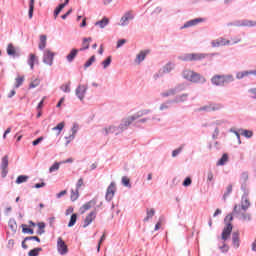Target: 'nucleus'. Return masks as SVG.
Masks as SVG:
<instances>
[{"instance_id": "f257e3e1", "label": "nucleus", "mask_w": 256, "mask_h": 256, "mask_svg": "<svg viewBox=\"0 0 256 256\" xmlns=\"http://www.w3.org/2000/svg\"><path fill=\"white\" fill-rule=\"evenodd\" d=\"M231 221H233V214H228L224 218V222L226 223V226L224 227L222 231V236H221V239L224 242L227 241V239L231 237V233H233V224H231Z\"/></svg>"}, {"instance_id": "f03ea898", "label": "nucleus", "mask_w": 256, "mask_h": 256, "mask_svg": "<svg viewBox=\"0 0 256 256\" xmlns=\"http://www.w3.org/2000/svg\"><path fill=\"white\" fill-rule=\"evenodd\" d=\"M232 215H234V217H236L240 221H251V214L241 210V206L237 204L234 206Z\"/></svg>"}, {"instance_id": "7ed1b4c3", "label": "nucleus", "mask_w": 256, "mask_h": 256, "mask_svg": "<svg viewBox=\"0 0 256 256\" xmlns=\"http://www.w3.org/2000/svg\"><path fill=\"white\" fill-rule=\"evenodd\" d=\"M256 22L253 20H236L234 22H229L227 27H255Z\"/></svg>"}, {"instance_id": "20e7f679", "label": "nucleus", "mask_w": 256, "mask_h": 256, "mask_svg": "<svg viewBox=\"0 0 256 256\" xmlns=\"http://www.w3.org/2000/svg\"><path fill=\"white\" fill-rule=\"evenodd\" d=\"M57 251L59 255H67L69 253V247L61 237L57 239Z\"/></svg>"}, {"instance_id": "39448f33", "label": "nucleus", "mask_w": 256, "mask_h": 256, "mask_svg": "<svg viewBox=\"0 0 256 256\" xmlns=\"http://www.w3.org/2000/svg\"><path fill=\"white\" fill-rule=\"evenodd\" d=\"M8 167H9V156L5 155L2 158L1 165H0L1 176L3 179H5V177H7V174L9 173Z\"/></svg>"}, {"instance_id": "423d86ee", "label": "nucleus", "mask_w": 256, "mask_h": 256, "mask_svg": "<svg viewBox=\"0 0 256 256\" xmlns=\"http://www.w3.org/2000/svg\"><path fill=\"white\" fill-rule=\"evenodd\" d=\"M133 121H136V119H133V116L122 119L120 125L118 126V133H123V131H127V129H129V125H131Z\"/></svg>"}, {"instance_id": "0eeeda50", "label": "nucleus", "mask_w": 256, "mask_h": 256, "mask_svg": "<svg viewBox=\"0 0 256 256\" xmlns=\"http://www.w3.org/2000/svg\"><path fill=\"white\" fill-rule=\"evenodd\" d=\"M53 59H55V53L51 52V50H45L43 55V63L51 67L53 65Z\"/></svg>"}, {"instance_id": "6e6552de", "label": "nucleus", "mask_w": 256, "mask_h": 256, "mask_svg": "<svg viewBox=\"0 0 256 256\" xmlns=\"http://www.w3.org/2000/svg\"><path fill=\"white\" fill-rule=\"evenodd\" d=\"M88 87L86 85H78L75 90V95L78 97L80 101H83L85 99V95L87 94Z\"/></svg>"}, {"instance_id": "1a4fd4ad", "label": "nucleus", "mask_w": 256, "mask_h": 256, "mask_svg": "<svg viewBox=\"0 0 256 256\" xmlns=\"http://www.w3.org/2000/svg\"><path fill=\"white\" fill-rule=\"evenodd\" d=\"M219 109H221L220 104H209L198 108L197 111H205L206 113H211V111H219Z\"/></svg>"}, {"instance_id": "9d476101", "label": "nucleus", "mask_w": 256, "mask_h": 256, "mask_svg": "<svg viewBox=\"0 0 256 256\" xmlns=\"http://www.w3.org/2000/svg\"><path fill=\"white\" fill-rule=\"evenodd\" d=\"M96 217H97V211H92V212H90V213L86 216V218H85V220H84L83 228H84V229H87V227H89V225L92 224L93 221H95Z\"/></svg>"}, {"instance_id": "9b49d317", "label": "nucleus", "mask_w": 256, "mask_h": 256, "mask_svg": "<svg viewBox=\"0 0 256 256\" xmlns=\"http://www.w3.org/2000/svg\"><path fill=\"white\" fill-rule=\"evenodd\" d=\"M6 51L7 55H9V57H13V59L21 57V53L17 51V49H15V46H13V44L11 43L8 44Z\"/></svg>"}, {"instance_id": "f8f14e48", "label": "nucleus", "mask_w": 256, "mask_h": 256, "mask_svg": "<svg viewBox=\"0 0 256 256\" xmlns=\"http://www.w3.org/2000/svg\"><path fill=\"white\" fill-rule=\"evenodd\" d=\"M115 197V182H111L107 188L105 199L111 201Z\"/></svg>"}, {"instance_id": "ddd939ff", "label": "nucleus", "mask_w": 256, "mask_h": 256, "mask_svg": "<svg viewBox=\"0 0 256 256\" xmlns=\"http://www.w3.org/2000/svg\"><path fill=\"white\" fill-rule=\"evenodd\" d=\"M133 19V14H131V12H126L120 20V25L122 27H126V25H129V21H133Z\"/></svg>"}, {"instance_id": "4468645a", "label": "nucleus", "mask_w": 256, "mask_h": 256, "mask_svg": "<svg viewBox=\"0 0 256 256\" xmlns=\"http://www.w3.org/2000/svg\"><path fill=\"white\" fill-rule=\"evenodd\" d=\"M199 23H203V18H196L187 21L180 29H189V27H195V25H199Z\"/></svg>"}, {"instance_id": "2eb2a0df", "label": "nucleus", "mask_w": 256, "mask_h": 256, "mask_svg": "<svg viewBox=\"0 0 256 256\" xmlns=\"http://www.w3.org/2000/svg\"><path fill=\"white\" fill-rule=\"evenodd\" d=\"M190 82L191 83H201L203 85V83H207V79H205L203 76H201V74H199L197 72H193L192 78H190Z\"/></svg>"}, {"instance_id": "dca6fc26", "label": "nucleus", "mask_w": 256, "mask_h": 256, "mask_svg": "<svg viewBox=\"0 0 256 256\" xmlns=\"http://www.w3.org/2000/svg\"><path fill=\"white\" fill-rule=\"evenodd\" d=\"M149 53H150L149 50L140 51V53L137 54V56H136L135 63H137V65H141V63H143V61H145V58L147 57V55H149Z\"/></svg>"}, {"instance_id": "f3484780", "label": "nucleus", "mask_w": 256, "mask_h": 256, "mask_svg": "<svg viewBox=\"0 0 256 256\" xmlns=\"http://www.w3.org/2000/svg\"><path fill=\"white\" fill-rule=\"evenodd\" d=\"M232 246L234 249L241 247V239L239 238V231L232 233Z\"/></svg>"}, {"instance_id": "a211bd4d", "label": "nucleus", "mask_w": 256, "mask_h": 256, "mask_svg": "<svg viewBox=\"0 0 256 256\" xmlns=\"http://www.w3.org/2000/svg\"><path fill=\"white\" fill-rule=\"evenodd\" d=\"M240 206V211H244V213H247V209H249V207H251V202H249V199L247 198V196H242V200H241V205Z\"/></svg>"}, {"instance_id": "6ab92c4d", "label": "nucleus", "mask_w": 256, "mask_h": 256, "mask_svg": "<svg viewBox=\"0 0 256 256\" xmlns=\"http://www.w3.org/2000/svg\"><path fill=\"white\" fill-rule=\"evenodd\" d=\"M215 54H207V53H192V61H203L206 57H213Z\"/></svg>"}, {"instance_id": "aec40b11", "label": "nucleus", "mask_w": 256, "mask_h": 256, "mask_svg": "<svg viewBox=\"0 0 256 256\" xmlns=\"http://www.w3.org/2000/svg\"><path fill=\"white\" fill-rule=\"evenodd\" d=\"M211 83L216 87H224L222 75H214L211 78Z\"/></svg>"}, {"instance_id": "412c9836", "label": "nucleus", "mask_w": 256, "mask_h": 256, "mask_svg": "<svg viewBox=\"0 0 256 256\" xmlns=\"http://www.w3.org/2000/svg\"><path fill=\"white\" fill-rule=\"evenodd\" d=\"M251 75H253L252 70L239 71L236 72V79H238V81H241V79H245V77H249Z\"/></svg>"}, {"instance_id": "4be33fe9", "label": "nucleus", "mask_w": 256, "mask_h": 256, "mask_svg": "<svg viewBox=\"0 0 256 256\" xmlns=\"http://www.w3.org/2000/svg\"><path fill=\"white\" fill-rule=\"evenodd\" d=\"M189 97L188 93H184L175 97L174 100H169V103H185Z\"/></svg>"}, {"instance_id": "5701e85b", "label": "nucleus", "mask_w": 256, "mask_h": 256, "mask_svg": "<svg viewBox=\"0 0 256 256\" xmlns=\"http://www.w3.org/2000/svg\"><path fill=\"white\" fill-rule=\"evenodd\" d=\"M79 49L77 48H73L70 53L66 56V59L68 61V63H73V61H75V57H77L78 53H79Z\"/></svg>"}, {"instance_id": "b1692460", "label": "nucleus", "mask_w": 256, "mask_h": 256, "mask_svg": "<svg viewBox=\"0 0 256 256\" xmlns=\"http://www.w3.org/2000/svg\"><path fill=\"white\" fill-rule=\"evenodd\" d=\"M104 135H110L111 133H115V135H121V133H119V127L117 126H110L108 128H104Z\"/></svg>"}, {"instance_id": "393cba45", "label": "nucleus", "mask_w": 256, "mask_h": 256, "mask_svg": "<svg viewBox=\"0 0 256 256\" xmlns=\"http://www.w3.org/2000/svg\"><path fill=\"white\" fill-rule=\"evenodd\" d=\"M235 81V76L233 74L222 75V83L223 85H229V83H233Z\"/></svg>"}, {"instance_id": "a878e982", "label": "nucleus", "mask_w": 256, "mask_h": 256, "mask_svg": "<svg viewBox=\"0 0 256 256\" xmlns=\"http://www.w3.org/2000/svg\"><path fill=\"white\" fill-rule=\"evenodd\" d=\"M175 69V64L168 62L165 66H163L161 70L162 74L171 73Z\"/></svg>"}, {"instance_id": "bb28decb", "label": "nucleus", "mask_w": 256, "mask_h": 256, "mask_svg": "<svg viewBox=\"0 0 256 256\" xmlns=\"http://www.w3.org/2000/svg\"><path fill=\"white\" fill-rule=\"evenodd\" d=\"M95 205H97V198H94V199L90 200L89 202L85 203L82 206V209H84V211H82V213H85V211H89V209H91V207H95Z\"/></svg>"}, {"instance_id": "cd10ccee", "label": "nucleus", "mask_w": 256, "mask_h": 256, "mask_svg": "<svg viewBox=\"0 0 256 256\" xmlns=\"http://www.w3.org/2000/svg\"><path fill=\"white\" fill-rule=\"evenodd\" d=\"M228 162H229V154L224 153L222 157L217 161L216 165L217 167L219 166L223 167V165L227 164Z\"/></svg>"}, {"instance_id": "c85d7f7f", "label": "nucleus", "mask_w": 256, "mask_h": 256, "mask_svg": "<svg viewBox=\"0 0 256 256\" xmlns=\"http://www.w3.org/2000/svg\"><path fill=\"white\" fill-rule=\"evenodd\" d=\"M149 113H151V110L149 109L140 110L136 114L132 115V119H136L137 121V119L144 117V115H149Z\"/></svg>"}, {"instance_id": "c756f323", "label": "nucleus", "mask_w": 256, "mask_h": 256, "mask_svg": "<svg viewBox=\"0 0 256 256\" xmlns=\"http://www.w3.org/2000/svg\"><path fill=\"white\" fill-rule=\"evenodd\" d=\"M109 25V18L104 17L102 20H99L95 23L96 27H100V29H105Z\"/></svg>"}, {"instance_id": "7c9ffc66", "label": "nucleus", "mask_w": 256, "mask_h": 256, "mask_svg": "<svg viewBox=\"0 0 256 256\" xmlns=\"http://www.w3.org/2000/svg\"><path fill=\"white\" fill-rule=\"evenodd\" d=\"M248 179H249V173L243 172V173L241 174V176H240V183H242L241 189H242L243 191H245V187H246V184H245V183H247V180H248Z\"/></svg>"}, {"instance_id": "2f4dec72", "label": "nucleus", "mask_w": 256, "mask_h": 256, "mask_svg": "<svg viewBox=\"0 0 256 256\" xmlns=\"http://www.w3.org/2000/svg\"><path fill=\"white\" fill-rule=\"evenodd\" d=\"M45 47H47V35H40V42L38 48L40 49V51H43Z\"/></svg>"}, {"instance_id": "473e14b6", "label": "nucleus", "mask_w": 256, "mask_h": 256, "mask_svg": "<svg viewBox=\"0 0 256 256\" xmlns=\"http://www.w3.org/2000/svg\"><path fill=\"white\" fill-rule=\"evenodd\" d=\"M206 183L208 184V185H210V183L212 184V185H215V175L213 174V170H208V172H207V181H206Z\"/></svg>"}, {"instance_id": "72a5a7b5", "label": "nucleus", "mask_w": 256, "mask_h": 256, "mask_svg": "<svg viewBox=\"0 0 256 256\" xmlns=\"http://www.w3.org/2000/svg\"><path fill=\"white\" fill-rule=\"evenodd\" d=\"M37 61V56H35V54L31 53L29 55V59H28V65L30 66V69H35V62Z\"/></svg>"}, {"instance_id": "f704fd0d", "label": "nucleus", "mask_w": 256, "mask_h": 256, "mask_svg": "<svg viewBox=\"0 0 256 256\" xmlns=\"http://www.w3.org/2000/svg\"><path fill=\"white\" fill-rule=\"evenodd\" d=\"M34 11H35V0H30V2H29V10H28V17H29V19H33Z\"/></svg>"}, {"instance_id": "c9c22d12", "label": "nucleus", "mask_w": 256, "mask_h": 256, "mask_svg": "<svg viewBox=\"0 0 256 256\" xmlns=\"http://www.w3.org/2000/svg\"><path fill=\"white\" fill-rule=\"evenodd\" d=\"M79 217L78 213H73L68 222V227H75V223H77V218Z\"/></svg>"}, {"instance_id": "e433bc0d", "label": "nucleus", "mask_w": 256, "mask_h": 256, "mask_svg": "<svg viewBox=\"0 0 256 256\" xmlns=\"http://www.w3.org/2000/svg\"><path fill=\"white\" fill-rule=\"evenodd\" d=\"M96 61L95 55H92L84 64V70L87 71L91 65H93Z\"/></svg>"}, {"instance_id": "4c0bfd02", "label": "nucleus", "mask_w": 256, "mask_h": 256, "mask_svg": "<svg viewBox=\"0 0 256 256\" xmlns=\"http://www.w3.org/2000/svg\"><path fill=\"white\" fill-rule=\"evenodd\" d=\"M194 71L191 70H184L182 72V77L186 79V81H191V78L193 77Z\"/></svg>"}, {"instance_id": "58836bf2", "label": "nucleus", "mask_w": 256, "mask_h": 256, "mask_svg": "<svg viewBox=\"0 0 256 256\" xmlns=\"http://www.w3.org/2000/svg\"><path fill=\"white\" fill-rule=\"evenodd\" d=\"M65 4L61 3L59 4L55 10H54V19H57V17H59V13H61V11H63V9H65Z\"/></svg>"}, {"instance_id": "ea45409f", "label": "nucleus", "mask_w": 256, "mask_h": 256, "mask_svg": "<svg viewBox=\"0 0 256 256\" xmlns=\"http://www.w3.org/2000/svg\"><path fill=\"white\" fill-rule=\"evenodd\" d=\"M8 227L13 231V233H17V221H15V219L9 220Z\"/></svg>"}, {"instance_id": "a19ab883", "label": "nucleus", "mask_w": 256, "mask_h": 256, "mask_svg": "<svg viewBox=\"0 0 256 256\" xmlns=\"http://www.w3.org/2000/svg\"><path fill=\"white\" fill-rule=\"evenodd\" d=\"M147 216L144 218V223H147V221H149V219H153V217L155 216V209H147L146 211Z\"/></svg>"}, {"instance_id": "79ce46f5", "label": "nucleus", "mask_w": 256, "mask_h": 256, "mask_svg": "<svg viewBox=\"0 0 256 256\" xmlns=\"http://www.w3.org/2000/svg\"><path fill=\"white\" fill-rule=\"evenodd\" d=\"M29 181V176L27 175H20L16 179L17 185H21V183H27Z\"/></svg>"}, {"instance_id": "37998d69", "label": "nucleus", "mask_w": 256, "mask_h": 256, "mask_svg": "<svg viewBox=\"0 0 256 256\" xmlns=\"http://www.w3.org/2000/svg\"><path fill=\"white\" fill-rule=\"evenodd\" d=\"M38 230H37V235H43L45 233V227H46V224L45 222H39L38 224Z\"/></svg>"}, {"instance_id": "c03bdc74", "label": "nucleus", "mask_w": 256, "mask_h": 256, "mask_svg": "<svg viewBox=\"0 0 256 256\" xmlns=\"http://www.w3.org/2000/svg\"><path fill=\"white\" fill-rule=\"evenodd\" d=\"M180 61H193V53H186L182 56H179Z\"/></svg>"}, {"instance_id": "a18cd8bd", "label": "nucleus", "mask_w": 256, "mask_h": 256, "mask_svg": "<svg viewBox=\"0 0 256 256\" xmlns=\"http://www.w3.org/2000/svg\"><path fill=\"white\" fill-rule=\"evenodd\" d=\"M41 251H43V248L41 247L33 248L28 252V256H39V253H41Z\"/></svg>"}, {"instance_id": "49530a36", "label": "nucleus", "mask_w": 256, "mask_h": 256, "mask_svg": "<svg viewBox=\"0 0 256 256\" xmlns=\"http://www.w3.org/2000/svg\"><path fill=\"white\" fill-rule=\"evenodd\" d=\"M239 131L243 137H246V139H251V137H253V131L251 130L240 129Z\"/></svg>"}, {"instance_id": "de8ad7c7", "label": "nucleus", "mask_w": 256, "mask_h": 256, "mask_svg": "<svg viewBox=\"0 0 256 256\" xmlns=\"http://www.w3.org/2000/svg\"><path fill=\"white\" fill-rule=\"evenodd\" d=\"M22 233H25L27 235H33L35 233V230L32 228H28L26 224H22Z\"/></svg>"}, {"instance_id": "09e8293b", "label": "nucleus", "mask_w": 256, "mask_h": 256, "mask_svg": "<svg viewBox=\"0 0 256 256\" xmlns=\"http://www.w3.org/2000/svg\"><path fill=\"white\" fill-rule=\"evenodd\" d=\"M183 149H185V144H181L179 148L172 151V157H177L179 154L183 152Z\"/></svg>"}, {"instance_id": "8fccbe9b", "label": "nucleus", "mask_w": 256, "mask_h": 256, "mask_svg": "<svg viewBox=\"0 0 256 256\" xmlns=\"http://www.w3.org/2000/svg\"><path fill=\"white\" fill-rule=\"evenodd\" d=\"M186 89H187V84L185 83L178 84L174 87V90L176 91V93H181V91H185Z\"/></svg>"}, {"instance_id": "3c124183", "label": "nucleus", "mask_w": 256, "mask_h": 256, "mask_svg": "<svg viewBox=\"0 0 256 256\" xmlns=\"http://www.w3.org/2000/svg\"><path fill=\"white\" fill-rule=\"evenodd\" d=\"M172 95H177L175 88H171L168 91L161 93V97H171Z\"/></svg>"}, {"instance_id": "603ef678", "label": "nucleus", "mask_w": 256, "mask_h": 256, "mask_svg": "<svg viewBox=\"0 0 256 256\" xmlns=\"http://www.w3.org/2000/svg\"><path fill=\"white\" fill-rule=\"evenodd\" d=\"M65 128V122H60L57 126L52 128V131H58V135H61V132Z\"/></svg>"}, {"instance_id": "864d4df0", "label": "nucleus", "mask_w": 256, "mask_h": 256, "mask_svg": "<svg viewBox=\"0 0 256 256\" xmlns=\"http://www.w3.org/2000/svg\"><path fill=\"white\" fill-rule=\"evenodd\" d=\"M71 201L75 202L79 199V190H71V195H70Z\"/></svg>"}, {"instance_id": "5fc2aeb1", "label": "nucleus", "mask_w": 256, "mask_h": 256, "mask_svg": "<svg viewBox=\"0 0 256 256\" xmlns=\"http://www.w3.org/2000/svg\"><path fill=\"white\" fill-rule=\"evenodd\" d=\"M122 185L131 189V180L127 176L122 177Z\"/></svg>"}, {"instance_id": "6e6d98bb", "label": "nucleus", "mask_w": 256, "mask_h": 256, "mask_svg": "<svg viewBox=\"0 0 256 256\" xmlns=\"http://www.w3.org/2000/svg\"><path fill=\"white\" fill-rule=\"evenodd\" d=\"M61 91L64 93H71V82H68V84H63L60 86Z\"/></svg>"}, {"instance_id": "4d7b16f0", "label": "nucleus", "mask_w": 256, "mask_h": 256, "mask_svg": "<svg viewBox=\"0 0 256 256\" xmlns=\"http://www.w3.org/2000/svg\"><path fill=\"white\" fill-rule=\"evenodd\" d=\"M231 193H233V185L230 184V185L227 186L226 192L223 195L224 201L227 199L228 195H231Z\"/></svg>"}, {"instance_id": "13d9d810", "label": "nucleus", "mask_w": 256, "mask_h": 256, "mask_svg": "<svg viewBox=\"0 0 256 256\" xmlns=\"http://www.w3.org/2000/svg\"><path fill=\"white\" fill-rule=\"evenodd\" d=\"M111 61H113L111 56H108L104 61H102L103 69H107V67L111 65Z\"/></svg>"}, {"instance_id": "bf43d9fd", "label": "nucleus", "mask_w": 256, "mask_h": 256, "mask_svg": "<svg viewBox=\"0 0 256 256\" xmlns=\"http://www.w3.org/2000/svg\"><path fill=\"white\" fill-rule=\"evenodd\" d=\"M62 163L61 162H55L50 168H49V172L53 173L55 171H59V167Z\"/></svg>"}, {"instance_id": "052dcab7", "label": "nucleus", "mask_w": 256, "mask_h": 256, "mask_svg": "<svg viewBox=\"0 0 256 256\" xmlns=\"http://www.w3.org/2000/svg\"><path fill=\"white\" fill-rule=\"evenodd\" d=\"M221 253H229V245L223 242L222 246H219Z\"/></svg>"}, {"instance_id": "680f3d73", "label": "nucleus", "mask_w": 256, "mask_h": 256, "mask_svg": "<svg viewBox=\"0 0 256 256\" xmlns=\"http://www.w3.org/2000/svg\"><path fill=\"white\" fill-rule=\"evenodd\" d=\"M25 241H36L37 243H41V238L38 236H27L25 237Z\"/></svg>"}, {"instance_id": "e2e57ef3", "label": "nucleus", "mask_w": 256, "mask_h": 256, "mask_svg": "<svg viewBox=\"0 0 256 256\" xmlns=\"http://www.w3.org/2000/svg\"><path fill=\"white\" fill-rule=\"evenodd\" d=\"M229 132L234 133V135H236L238 143H239V145H241V134H239V132H237V130H235V128H230Z\"/></svg>"}, {"instance_id": "0e129e2a", "label": "nucleus", "mask_w": 256, "mask_h": 256, "mask_svg": "<svg viewBox=\"0 0 256 256\" xmlns=\"http://www.w3.org/2000/svg\"><path fill=\"white\" fill-rule=\"evenodd\" d=\"M23 81H25V77L23 76L16 78V84H15L16 89H19V87L23 85Z\"/></svg>"}, {"instance_id": "69168bd1", "label": "nucleus", "mask_w": 256, "mask_h": 256, "mask_svg": "<svg viewBox=\"0 0 256 256\" xmlns=\"http://www.w3.org/2000/svg\"><path fill=\"white\" fill-rule=\"evenodd\" d=\"M193 183L191 177H186L182 183L183 187H189Z\"/></svg>"}, {"instance_id": "338daca9", "label": "nucleus", "mask_w": 256, "mask_h": 256, "mask_svg": "<svg viewBox=\"0 0 256 256\" xmlns=\"http://www.w3.org/2000/svg\"><path fill=\"white\" fill-rule=\"evenodd\" d=\"M86 49H89V43L85 42V39L83 38L82 47L79 49V51H86Z\"/></svg>"}, {"instance_id": "774afa93", "label": "nucleus", "mask_w": 256, "mask_h": 256, "mask_svg": "<svg viewBox=\"0 0 256 256\" xmlns=\"http://www.w3.org/2000/svg\"><path fill=\"white\" fill-rule=\"evenodd\" d=\"M43 136H40V137H38L36 140H34L33 142H32V145L34 146V147H37V145H39V143H41L42 141H43Z\"/></svg>"}]
</instances>
